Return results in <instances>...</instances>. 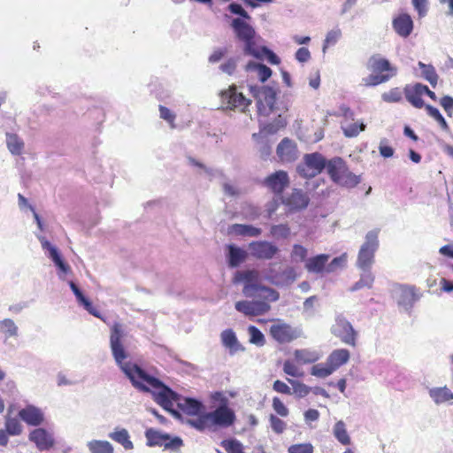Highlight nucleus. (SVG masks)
<instances>
[{
	"label": "nucleus",
	"mask_w": 453,
	"mask_h": 453,
	"mask_svg": "<svg viewBox=\"0 0 453 453\" xmlns=\"http://www.w3.org/2000/svg\"><path fill=\"white\" fill-rule=\"evenodd\" d=\"M122 372L135 389L142 393H150L153 400L162 408H165L169 403L168 397L175 396V391L135 362L126 365Z\"/></svg>",
	"instance_id": "nucleus-1"
},
{
	"label": "nucleus",
	"mask_w": 453,
	"mask_h": 453,
	"mask_svg": "<svg viewBox=\"0 0 453 453\" xmlns=\"http://www.w3.org/2000/svg\"><path fill=\"white\" fill-rule=\"evenodd\" d=\"M230 27L234 38L242 44L245 56L253 57L258 60L266 59L271 65L280 63V58L272 50L266 46L257 45V41L261 37L250 24L244 23L240 19H232Z\"/></svg>",
	"instance_id": "nucleus-2"
},
{
	"label": "nucleus",
	"mask_w": 453,
	"mask_h": 453,
	"mask_svg": "<svg viewBox=\"0 0 453 453\" xmlns=\"http://www.w3.org/2000/svg\"><path fill=\"white\" fill-rule=\"evenodd\" d=\"M233 282L242 284V293L249 298H259L269 302H276L280 294L275 289L261 284L260 275L257 271H237L234 273Z\"/></svg>",
	"instance_id": "nucleus-3"
},
{
	"label": "nucleus",
	"mask_w": 453,
	"mask_h": 453,
	"mask_svg": "<svg viewBox=\"0 0 453 453\" xmlns=\"http://www.w3.org/2000/svg\"><path fill=\"white\" fill-rule=\"evenodd\" d=\"M250 94L257 100V107L259 115L269 116L276 109L278 90L269 85L248 83Z\"/></svg>",
	"instance_id": "nucleus-4"
},
{
	"label": "nucleus",
	"mask_w": 453,
	"mask_h": 453,
	"mask_svg": "<svg viewBox=\"0 0 453 453\" xmlns=\"http://www.w3.org/2000/svg\"><path fill=\"white\" fill-rule=\"evenodd\" d=\"M380 231L379 228H374L365 234V242L360 246L356 262L358 270H372L375 261V253L380 246Z\"/></svg>",
	"instance_id": "nucleus-5"
},
{
	"label": "nucleus",
	"mask_w": 453,
	"mask_h": 453,
	"mask_svg": "<svg viewBox=\"0 0 453 453\" xmlns=\"http://www.w3.org/2000/svg\"><path fill=\"white\" fill-rule=\"evenodd\" d=\"M212 399L219 402L214 411L208 412L213 432L218 428H227L233 426L236 416L234 410L228 406V399L221 392H215L212 395Z\"/></svg>",
	"instance_id": "nucleus-6"
},
{
	"label": "nucleus",
	"mask_w": 453,
	"mask_h": 453,
	"mask_svg": "<svg viewBox=\"0 0 453 453\" xmlns=\"http://www.w3.org/2000/svg\"><path fill=\"white\" fill-rule=\"evenodd\" d=\"M327 173L334 183L346 188H354L361 181L360 176L351 173L345 161L339 157L328 160Z\"/></svg>",
	"instance_id": "nucleus-7"
},
{
	"label": "nucleus",
	"mask_w": 453,
	"mask_h": 453,
	"mask_svg": "<svg viewBox=\"0 0 453 453\" xmlns=\"http://www.w3.org/2000/svg\"><path fill=\"white\" fill-rule=\"evenodd\" d=\"M168 402L169 403L163 409L179 419L181 418V414L173 409L174 403H177L180 410L189 416L199 415L204 409V406L200 400L192 397L181 396L177 392H175V396L173 398L168 397Z\"/></svg>",
	"instance_id": "nucleus-8"
},
{
	"label": "nucleus",
	"mask_w": 453,
	"mask_h": 453,
	"mask_svg": "<svg viewBox=\"0 0 453 453\" xmlns=\"http://www.w3.org/2000/svg\"><path fill=\"white\" fill-rule=\"evenodd\" d=\"M36 238L40 242L42 250L45 256L50 259L58 269V276L60 280H65L66 274L71 272V267L66 264L57 246L52 244L43 234L35 233Z\"/></svg>",
	"instance_id": "nucleus-9"
},
{
	"label": "nucleus",
	"mask_w": 453,
	"mask_h": 453,
	"mask_svg": "<svg viewBox=\"0 0 453 453\" xmlns=\"http://www.w3.org/2000/svg\"><path fill=\"white\" fill-rule=\"evenodd\" d=\"M327 162L328 160L319 152L305 154L303 163L297 165L296 172L303 178H313L325 168L327 169Z\"/></svg>",
	"instance_id": "nucleus-10"
},
{
	"label": "nucleus",
	"mask_w": 453,
	"mask_h": 453,
	"mask_svg": "<svg viewBox=\"0 0 453 453\" xmlns=\"http://www.w3.org/2000/svg\"><path fill=\"white\" fill-rule=\"evenodd\" d=\"M122 337L123 331L121 326L119 324H114L111 328L110 346L112 357L121 372H123V368L126 365H129L134 363L132 361H126L128 354L122 344Z\"/></svg>",
	"instance_id": "nucleus-11"
},
{
	"label": "nucleus",
	"mask_w": 453,
	"mask_h": 453,
	"mask_svg": "<svg viewBox=\"0 0 453 453\" xmlns=\"http://www.w3.org/2000/svg\"><path fill=\"white\" fill-rule=\"evenodd\" d=\"M270 334L273 340L279 343H288L303 335V331L299 327L278 319L270 326Z\"/></svg>",
	"instance_id": "nucleus-12"
},
{
	"label": "nucleus",
	"mask_w": 453,
	"mask_h": 453,
	"mask_svg": "<svg viewBox=\"0 0 453 453\" xmlns=\"http://www.w3.org/2000/svg\"><path fill=\"white\" fill-rule=\"evenodd\" d=\"M333 334L341 339V341L348 345H356L357 333L350 322H349L342 315H338L335 324L332 327Z\"/></svg>",
	"instance_id": "nucleus-13"
},
{
	"label": "nucleus",
	"mask_w": 453,
	"mask_h": 453,
	"mask_svg": "<svg viewBox=\"0 0 453 453\" xmlns=\"http://www.w3.org/2000/svg\"><path fill=\"white\" fill-rule=\"evenodd\" d=\"M265 278L272 284L276 286H288L294 282L296 279V270L288 266L282 270H277L273 266H270L266 273Z\"/></svg>",
	"instance_id": "nucleus-14"
},
{
	"label": "nucleus",
	"mask_w": 453,
	"mask_h": 453,
	"mask_svg": "<svg viewBox=\"0 0 453 453\" xmlns=\"http://www.w3.org/2000/svg\"><path fill=\"white\" fill-rule=\"evenodd\" d=\"M220 96L222 102L226 104L230 109H239L245 111L251 104V101L247 99L242 93L237 92L236 87L234 85L221 91Z\"/></svg>",
	"instance_id": "nucleus-15"
},
{
	"label": "nucleus",
	"mask_w": 453,
	"mask_h": 453,
	"mask_svg": "<svg viewBox=\"0 0 453 453\" xmlns=\"http://www.w3.org/2000/svg\"><path fill=\"white\" fill-rule=\"evenodd\" d=\"M267 300L238 301L235 303V310L245 316H260L267 313L271 306Z\"/></svg>",
	"instance_id": "nucleus-16"
},
{
	"label": "nucleus",
	"mask_w": 453,
	"mask_h": 453,
	"mask_svg": "<svg viewBox=\"0 0 453 453\" xmlns=\"http://www.w3.org/2000/svg\"><path fill=\"white\" fill-rule=\"evenodd\" d=\"M263 185L273 194L280 195L289 185L288 174L282 170L276 171L263 180Z\"/></svg>",
	"instance_id": "nucleus-17"
},
{
	"label": "nucleus",
	"mask_w": 453,
	"mask_h": 453,
	"mask_svg": "<svg viewBox=\"0 0 453 453\" xmlns=\"http://www.w3.org/2000/svg\"><path fill=\"white\" fill-rule=\"evenodd\" d=\"M250 254L258 259H272L278 252L276 245L266 241L252 242L249 245Z\"/></svg>",
	"instance_id": "nucleus-18"
},
{
	"label": "nucleus",
	"mask_w": 453,
	"mask_h": 453,
	"mask_svg": "<svg viewBox=\"0 0 453 453\" xmlns=\"http://www.w3.org/2000/svg\"><path fill=\"white\" fill-rule=\"evenodd\" d=\"M29 440L42 451L50 449L55 442L52 434L44 428H35L31 431Z\"/></svg>",
	"instance_id": "nucleus-19"
},
{
	"label": "nucleus",
	"mask_w": 453,
	"mask_h": 453,
	"mask_svg": "<svg viewBox=\"0 0 453 453\" xmlns=\"http://www.w3.org/2000/svg\"><path fill=\"white\" fill-rule=\"evenodd\" d=\"M19 417L28 426H38L44 419L43 412L38 407L29 404L19 411Z\"/></svg>",
	"instance_id": "nucleus-20"
},
{
	"label": "nucleus",
	"mask_w": 453,
	"mask_h": 453,
	"mask_svg": "<svg viewBox=\"0 0 453 453\" xmlns=\"http://www.w3.org/2000/svg\"><path fill=\"white\" fill-rule=\"evenodd\" d=\"M413 26V20L408 13H401L392 21L394 30L403 38H407L412 33Z\"/></svg>",
	"instance_id": "nucleus-21"
},
{
	"label": "nucleus",
	"mask_w": 453,
	"mask_h": 453,
	"mask_svg": "<svg viewBox=\"0 0 453 453\" xmlns=\"http://www.w3.org/2000/svg\"><path fill=\"white\" fill-rule=\"evenodd\" d=\"M372 72L380 75H388L389 80L397 74V68L387 59L380 57H372L369 60Z\"/></svg>",
	"instance_id": "nucleus-22"
},
{
	"label": "nucleus",
	"mask_w": 453,
	"mask_h": 453,
	"mask_svg": "<svg viewBox=\"0 0 453 453\" xmlns=\"http://www.w3.org/2000/svg\"><path fill=\"white\" fill-rule=\"evenodd\" d=\"M423 84L415 83L414 85H406L403 88V93L406 100L415 108H426L425 102L422 99L423 96Z\"/></svg>",
	"instance_id": "nucleus-23"
},
{
	"label": "nucleus",
	"mask_w": 453,
	"mask_h": 453,
	"mask_svg": "<svg viewBox=\"0 0 453 453\" xmlns=\"http://www.w3.org/2000/svg\"><path fill=\"white\" fill-rule=\"evenodd\" d=\"M397 303L405 311H410L414 303L418 299L415 293V288L408 286H401L397 294Z\"/></svg>",
	"instance_id": "nucleus-24"
},
{
	"label": "nucleus",
	"mask_w": 453,
	"mask_h": 453,
	"mask_svg": "<svg viewBox=\"0 0 453 453\" xmlns=\"http://www.w3.org/2000/svg\"><path fill=\"white\" fill-rule=\"evenodd\" d=\"M222 345L228 349L231 356L239 351H244V348L239 342L236 334L233 329H225L220 334Z\"/></svg>",
	"instance_id": "nucleus-25"
},
{
	"label": "nucleus",
	"mask_w": 453,
	"mask_h": 453,
	"mask_svg": "<svg viewBox=\"0 0 453 453\" xmlns=\"http://www.w3.org/2000/svg\"><path fill=\"white\" fill-rule=\"evenodd\" d=\"M277 155L282 162L294 161L297 157L296 143L288 138H284L277 147Z\"/></svg>",
	"instance_id": "nucleus-26"
},
{
	"label": "nucleus",
	"mask_w": 453,
	"mask_h": 453,
	"mask_svg": "<svg viewBox=\"0 0 453 453\" xmlns=\"http://www.w3.org/2000/svg\"><path fill=\"white\" fill-rule=\"evenodd\" d=\"M309 201L310 199L305 192L295 188L291 195L285 199L284 203L291 210H302L307 207Z\"/></svg>",
	"instance_id": "nucleus-27"
},
{
	"label": "nucleus",
	"mask_w": 453,
	"mask_h": 453,
	"mask_svg": "<svg viewBox=\"0 0 453 453\" xmlns=\"http://www.w3.org/2000/svg\"><path fill=\"white\" fill-rule=\"evenodd\" d=\"M328 259L329 255L319 254L308 258L304 264V267L309 273H321L326 271Z\"/></svg>",
	"instance_id": "nucleus-28"
},
{
	"label": "nucleus",
	"mask_w": 453,
	"mask_h": 453,
	"mask_svg": "<svg viewBox=\"0 0 453 453\" xmlns=\"http://www.w3.org/2000/svg\"><path fill=\"white\" fill-rule=\"evenodd\" d=\"M6 147L10 153L13 156H19L25 149L24 140L15 133L6 132L5 134Z\"/></svg>",
	"instance_id": "nucleus-29"
},
{
	"label": "nucleus",
	"mask_w": 453,
	"mask_h": 453,
	"mask_svg": "<svg viewBox=\"0 0 453 453\" xmlns=\"http://www.w3.org/2000/svg\"><path fill=\"white\" fill-rule=\"evenodd\" d=\"M428 395L437 405L453 400V392L447 387H434L428 390Z\"/></svg>",
	"instance_id": "nucleus-30"
},
{
	"label": "nucleus",
	"mask_w": 453,
	"mask_h": 453,
	"mask_svg": "<svg viewBox=\"0 0 453 453\" xmlns=\"http://www.w3.org/2000/svg\"><path fill=\"white\" fill-rule=\"evenodd\" d=\"M108 437L115 442L120 444L126 450L134 449V443L130 440V434L126 428L116 427L108 434Z\"/></svg>",
	"instance_id": "nucleus-31"
},
{
	"label": "nucleus",
	"mask_w": 453,
	"mask_h": 453,
	"mask_svg": "<svg viewBox=\"0 0 453 453\" xmlns=\"http://www.w3.org/2000/svg\"><path fill=\"white\" fill-rule=\"evenodd\" d=\"M245 70L250 72H256L257 74V79L261 83H265L273 73V71L267 65L257 63L255 61H249L245 65Z\"/></svg>",
	"instance_id": "nucleus-32"
},
{
	"label": "nucleus",
	"mask_w": 453,
	"mask_h": 453,
	"mask_svg": "<svg viewBox=\"0 0 453 453\" xmlns=\"http://www.w3.org/2000/svg\"><path fill=\"white\" fill-rule=\"evenodd\" d=\"M349 359V351L346 349H338L334 350L326 358L332 368L336 371L339 367L346 364Z\"/></svg>",
	"instance_id": "nucleus-33"
},
{
	"label": "nucleus",
	"mask_w": 453,
	"mask_h": 453,
	"mask_svg": "<svg viewBox=\"0 0 453 453\" xmlns=\"http://www.w3.org/2000/svg\"><path fill=\"white\" fill-rule=\"evenodd\" d=\"M360 279L349 288V291L355 292L362 288H372L374 282V275L372 270H360Z\"/></svg>",
	"instance_id": "nucleus-34"
},
{
	"label": "nucleus",
	"mask_w": 453,
	"mask_h": 453,
	"mask_svg": "<svg viewBox=\"0 0 453 453\" xmlns=\"http://www.w3.org/2000/svg\"><path fill=\"white\" fill-rule=\"evenodd\" d=\"M196 416V418L187 419L186 423L199 432H203L205 430L213 431L212 426L211 424V419L210 418H208V412H201L199 415Z\"/></svg>",
	"instance_id": "nucleus-35"
},
{
	"label": "nucleus",
	"mask_w": 453,
	"mask_h": 453,
	"mask_svg": "<svg viewBox=\"0 0 453 453\" xmlns=\"http://www.w3.org/2000/svg\"><path fill=\"white\" fill-rule=\"evenodd\" d=\"M228 249V254H227V259H228V265L230 267H237L240 264H242L245 258H246V252L234 245L230 244L227 247Z\"/></svg>",
	"instance_id": "nucleus-36"
},
{
	"label": "nucleus",
	"mask_w": 453,
	"mask_h": 453,
	"mask_svg": "<svg viewBox=\"0 0 453 453\" xmlns=\"http://www.w3.org/2000/svg\"><path fill=\"white\" fill-rule=\"evenodd\" d=\"M231 232L241 236L257 237L261 234V228L245 224H234L230 227Z\"/></svg>",
	"instance_id": "nucleus-37"
},
{
	"label": "nucleus",
	"mask_w": 453,
	"mask_h": 453,
	"mask_svg": "<svg viewBox=\"0 0 453 453\" xmlns=\"http://www.w3.org/2000/svg\"><path fill=\"white\" fill-rule=\"evenodd\" d=\"M294 356L296 360L301 364L314 363L320 357V355L318 351L309 349H296L294 352Z\"/></svg>",
	"instance_id": "nucleus-38"
},
{
	"label": "nucleus",
	"mask_w": 453,
	"mask_h": 453,
	"mask_svg": "<svg viewBox=\"0 0 453 453\" xmlns=\"http://www.w3.org/2000/svg\"><path fill=\"white\" fill-rule=\"evenodd\" d=\"M145 437L147 439V445L150 447L159 446L163 447L167 434L163 433L153 428H149L145 431Z\"/></svg>",
	"instance_id": "nucleus-39"
},
{
	"label": "nucleus",
	"mask_w": 453,
	"mask_h": 453,
	"mask_svg": "<svg viewBox=\"0 0 453 453\" xmlns=\"http://www.w3.org/2000/svg\"><path fill=\"white\" fill-rule=\"evenodd\" d=\"M418 65L421 70L420 76L427 81L433 88H435L439 79L435 68L432 65H426L421 61L418 63Z\"/></svg>",
	"instance_id": "nucleus-40"
},
{
	"label": "nucleus",
	"mask_w": 453,
	"mask_h": 453,
	"mask_svg": "<svg viewBox=\"0 0 453 453\" xmlns=\"http://www.w3.org/2000/svg\"><path fill=\"white\" fill-rule=\"evenodd\" d=\"M0 333L4 335L5 340L17 338L19 336V327L12 319H4L0 320Z\"/></svg>",
	"instance_id": "nucleus-41"
},
{
	"label": "nucleus",
	"mask_w": 453,
	"mask_h": 453,
	"mask_svg": "<svg viewBox=\"0 0 453 453\" xmlns=\"http://www.w3.org/2000/svg\"><path fill=\"white\" fill-rule=\"evenodd\" d=\"M333 434L342 445H349L351 441L347 432L346 425L342 420L337 421L333 427Z\"/></svg>",
	"instance_id": "nucleus-42"
},
{
	"label": "nucleus",
	"mask_w": 453,
	"mask_h": 453,
	"mask_svg": "<svg viewBox=\"0 0 453 453\" xmlns=\"http://www.w3.org/2000/svg\"><path fill=\"white\" fill-rule=\"evenodd\" d=\"M87 447L90 453H113V446L108 441L92 440Z\"/></svg>",
	"instance_id": "nucleus-43"
},
{
	"label": "nucleus",
	"mask_w": 453,
	"mask_h": 453,
	"mask_svg": "<svg viewBox=\"0 0 453 453\" xmlns=\"http://www.w3.org/2000/svg\"><path fill=\"white\" fill-rule=\"evenodd\" d=\"M364 122L348 123L347 121L342 123V129L346 137L352 138L357 136L362 131L365 129Z\"/></svg>",
	"instance_id": "nucleus-44"
},
{
	"label": "nucleus",
	"mask_w": 453,
	"mask_h": 453,
	"mask_svg": "<svg viewBox=\"0 0 453 453\" xmlns=\"http://www.w3.org/2000/svg\"><path fill=\"white\" fill-rule=\"evenodd\" d=\"M426 111L427 114L438 123L442 131H444L445 133L450 132V128L449 127L448 122L446 121L445 118L441 115V113L437 108L430 104H426Z\"/></svg>",
	"instance_id": "nucleus-45"
},
{
	"label": "nucleus",
	"mask_w": 453,
	"mask_h": 453,
	"mask_svg": "<svg viewBox=\"0 0 453 453\" xmlns=\"http://www.w3.org/2000/svg\"><path fill=\"white\" fill-rule=\"evenodd\" d=\"M253 139L256 140L259 145V152L262 158L266 159L272 153V146L269 139L261 134H253Z\"/></svg>",
	"instance_id": "nucleus-46"
},
{
	"label": "nucleus",
	"mask_w": 453,
	"mask_h": 453,
	"mask_svg": "<svg viewBox=\"0 0 453 453\" xmlns=\"http://www.w3.org/2000/svg\"><path fill=\"white\" fill-rule=\"evenodd\" d=\"M342 33L339 27L328 31L323 42L322 51L325 53L329 47L334 46L342 38Z\"/></svg>",
	"instance_id": "nucleus-47"
},
{
	"label": "nucleus",
	"mask_w": 453,
	"mask_h": 453,
	"mask_svg": "<svg viewBox=\"0 0 453 453\" xmlns=\"http://www.w3.org/2000/svg\"><path fill=\"white\" fill-rule=\"evenodd\" d=\"M334 372V370L329 365L327 360L325 363L314 365L311 369V374L318 378H326Z\"/></svg>",
	"instance_id": "nucleus-48"
},
{
	"label": "nucleus",
	"mask_w": 453,
	"mask_h": 453,
	"mask_svg": "<svg viewBox=\"0 0 453 453\" xmlns=\"http://www.w3.org/2000/svg\"><path fill=\"white\" fill-rule=\"evenodd\" d=\"M4 427V430L11 436L19 435L22 433V425L17 418L6 417Z\"/></svg>",
	"instance_id": "nucleus-49"
},
{
	"label": "nucleus",
	"mask_w": 453,
	"mask_h": 453,
	"mask_svg": "<svg viewBox=\"0 0 453 453\" xmlns=\"http://www.w3.org/2000/svg\"><path fill=\"white\" fill-rule=\"evenodd\" d=\"M308 250L300 244H294L290 254L291 259L295 263H306Z\"/></svg>",
	"instance_id": "nucleus-50"
},
{
	"label": "nucleus",
	"mask_w": 453,
	"mask_h": 453,
	"mask_svg": "<svg viewBox=\"0 0 453 453\" xmlns=\"http://www.w3.org/2000/svg\"><path fill=\"white\" fill-rule=\"evenodd\" d=\"M288 381L292 386V394L296 395L297 398L305 397L311 390V388L295 380L288 379Z\"/></svg>",
	"instance_id": "nucleus-51"
},
{
	"label": "nucleus",
	"mask_w": 453,
	"mask_h": 453,
	"mask_svg": "<svg viewBox=\"0 0 453 453\" xmlns=\"http://www.w3.org/2000/svg\"><path fill=\"white\" fill-rule=\"evenodd\" d=\"M389 81L388 75H380V73H372L362 79V85L365 87H374Z\"/></svg>",
	"instance_id": "nucleus-52"
},
{
	"label": "nucleus",
	"mask_w": 453,
	"mask_h": 453,
	"mask_svg": "<svg viewBox=\"0 0 453 453\" xmlns=\"http://www.w3.org/2000/svg\"><path fill=\"white\" fill-rule=\"evenodd\" d=\"M248 333L250 335V342L258 347L264 346L265 339L263 333L255 326H250L248 327Z\"/></svg>",
	"instance_id": "nucleus-53"
},
{
	"label": "nucleus",
	"mask_w": 453,
	"mask_h": 453,
	"mask_svg": "<svg viewBox=\"0 0 453 453\" xmlns=\"http://www.w3.org/2000/svg\"><path fill=\"white\" fill-rule=\"evenodd\" d=\"M381 99L386 103H399L403 100V92L400 88H393L381 95Z\"/></svg>",
	"instance_id": "nucleus-54"
},
{
	"label": "nucleus",
	"mask_w": 453,
	"mask_h": 453,
	"mask_svg": "<svg viewBox=\"0 0 453 453\" xmlns=\"http://www.w3.org/2000/svg\"><path fill=\"white\" fill-rule=\"evenodd\" d=\"M221 446L227 451V453H244L242 444L235 440H223Z\"/></svg>",
	"instance_id": "nucleus-55"
},
{
	"label": "nucleus",
	"mask_w": 453,
	"mask_h": 453,
	"mask_svg": "<svg viewBox=\"0 0 453 453\" xmlns=\"http://www.w3.org/2000/svg\"><path fill=\"white\" fill-rule=\"evenodd\" d=\"M183 446V441L179 436L172 437L169 434H167V438L165 439V441L164 442V449L175 451L179 449H180Z\"/></svg>",
	"instance_id": "nucleus-56"
},
{
	"label": "nucleus",
	"mask_w": 453,
	"mask_h": 453,
	"mask_svg": "<svg viewBox=\"0 0 453 453\" xmlns=\"http://www.w3.org/2000/svg\"><path fill=\"white\" fill-rule=\"evenodd\" d=\"M159 116L162 119L165 120L171 128H175L176 115L170 109L164 105H159Z\"/></svg>",
	"instance_id": "nucleus-57"
},
{
	"label": "nucleus",
	"mask_w": 453,
	"mask_h": 453,
	"mask_svg": "<svg viewBox=\"0 0 453 453\" xmlns=\"http://www.w3.org/2000/svg\"><path fill=\"white\" fill-rule=\"evenodd\" d=\"M238 58L231 57L225 63L219 65V70L228 75H233L236 70Z\"/></svg>",
	"instance_id": "nucleus-58"
},
{
	"label": "nucleus",
	"mask_w": 453,
	"mask_h": 453,
	"mask_svg": "<svg viewBox=\"0 0 453 453\" xmlns=\"http://www.w3.org/2000/svg\"><path fill=\"white\" fill-rule=\"evenodd\" d=\"M270 233L276 238H287L290 234V229L284 224L273 225L271 226Z\"/></svg>",
	"instance_id": "nucleus-59"
},
{
	"label": "nucleus",
	"mask_w": 453,
	"mask_h": 453,
	"mask_svg": "<svg viewBox=\"0 0 453 453\" xmlns=\"http://www.w3.org/2000/svg\"><path fill=\"white\" fill-rule=\"evenodd\" d=\"M269 421H270L271 428L273 429V431L274 433H276L278 434H282L287 427V424L282 419H280V418L275 416L274 414L270 415Z\"/></svg>",
	"instance_id": "nucleus-60"
},
{
	"label": "nucleus",
	"mask_w": 453,
	"mask_h": 453,
	"mask_svg": "<svg viewBox=\"0 0 453 453\" xmlns=\"http://www.w3.org/2000/svg\"><path fill=\"white\" fill-rule=\"evenodd\" d=\"M286 125V122L283 119H277L273 123H269L265 125L260 131L259 134H263L264 133L273 134L278 132V130L283 127Z\"/></svg>",
	"instance_id": "nucleus-61"
},
{
	"label": "nucleus",
	"mask_w": 453,
	"mask_h": 453,
	"mask_svg": "<svg viewBox=\"0 0 453 453\" xmlns=\"http://www.w3.org/2000/svg\"><path fill=\"white\" fill-rule=\"evenodd\" d=\"M273 409L280 417H287L289 413L288 409L282 403V401L277 396L273 398Z\"/></svg>",
	"instance_id": "nucleus-62"
},
{
	"label": "nucleus",
	"mask_w": 453,
	"mask_h": 453,
	"mask_svg": "<svg viewBox=\"0 0 453 453\" xmlns=\"http://www.w3.org/2000/svg\"><path fill=\"white\" fill-rule=\"evenodd\" d=\"M288 453H313V447L311 443H299L291 445Z\"/></svg>",
	"instance_id": "nucleus-63"
},
{
	"label": "nucleus",
	"mask_w": 453,
	"mask_h": 453,
	"mask_svg": "<svg viewBox=\"0 0 453 453\" xmlns=\"http://www.w3.org/2000/svg\"><path fill=\"white\" fill-rule=\"evenodd\" d=\"M440 104L445 111L449 117L453 116V97L450 96H444L440 99Z\"/></svg>",
	"instance_id": "nucleus-64"
}]
</instances>
